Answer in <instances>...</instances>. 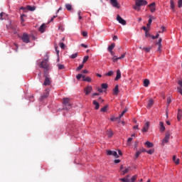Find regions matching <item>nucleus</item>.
I'll list each match as a JSON object with an SVG mask.
<instances>
[{
  "instance_id": "f257e3e1",
  "label": "nucleus",
  "mask_w": 182,
  "mask_h": 182,
  "mask_svg": "<svg viewBox=\"0 0 182 182\" xmlns=\"http://www.w3.org/2000/svg\"><path fill=\"white\" fill-rule=\"evenodd\" d=\"M40 68L44 69V70H49V64L48 63V59H44L40 63Z\"/></svg>"
},
{
  "instance_id": "f03ea898",
  "label": "nucleus",
  "mask_w": 182,
  "mask_h": 182,
  "mask_svg": "<svg viewBox=\"0 0 182 182\" xmlns=\"http://www.w3.org/2000/svg\"><path fill=\"white\" fill-rule=\"evenodd\" d=\"M63 105L67 110H69L72 107V104H70V100L69 98H63Z\"/></svg>"
},
{
  "instance_id": "7ed1b4c3",
  "label": "nucleus",
  "mask_w": 182,
  "mask_h": 182,
  "mask_svg": "<svg viewBox=\"0 0 182 182\" xmlns=\"http://www.w3.org/2000/svg\"><path fill=\"white\" fill-rule=\"evenodd\" d=\"M109 2L112 6H113V8H117V9H119L120 4L117 2V0H110Z\"/></svg>"
},
{
  "instance_id": "20e7f679",
  "label": "nucleus",
  "mask_w": 182,
  "mask_h": 182,
  "mask_svg": "<svg viewBox=\"0 0 182 182\" xmlns=\"http://www.w3.org/2000/svg\"><path fill=\"white\" fill-rule=\"evenodd\" d=\"M169 140H170V133L168 132L166 133L165 137L162 140L163 146H164V144H166V143H168Z\"/></svg>"
},
{
  "instance_id": "39448f33",
  "label": "nucleus",
  "mask_w": 182,
  "mask_h": 182,
  "mask_svg": "<svg viewBox=\"0 0 182 182\" xmlns=\"http://www.w3.org/2000/svg\"><path fill=\"white\" fill-rule=\"evenodd\" d=\"M7 29L9 31H12L13 33H16L18 29L16 28V26H13L12 24L9 23V25H6Z\"/></svg>"
},
{
  "instance_id": "423d86ee",
  "label": "nucleus",
  "mask_w": 182,
  "mask_h": 182,
  "mask_svg": "<svg viewBox=\"0 0 182 182\" xmlns=\"http://www.w3.org/2000/svg\"><path fill=\"white\" fill-rule=\"evenodd\" d=\"M135 4L138 6H143L144 5H147V1H146V0H136Z\"/></svg>"
},
{
  "instance_id": "0eeeda50",
  "label": "nucleus",
  "mask_w": 182,
  "mask_h": 182,
  "mask_svg": "<svg viewBox=\"0 0 182 182\" xmlns=\"http://www.w3.org/2000/svg\"><path fill=\"white\" fill-rule=\"evenodd\" d=\"M150 127V122H146L141 130L142 133H147L149 132V128Z\"/></svg>"
},
{
  "instance_id": "6e6552de",
  "label": "nucleus",
  "mask_w": 182,
  "mask_h": 182,
  "mask_svg": "<svg viewBox=\"0 0 182 182\" xmlns=\"http://www.w3.org/2000/svg\"><path fill=\"white\" fill-rule=\"evenodd\" d=\"M44 77H46L45 78V80H44V82H43V86H50V78H49L48 76H46V75H44Z\"/></svg>"
},
{
  "instance_id": "1a4fd4ad",
  "label": "nucleus",
  "mask_w": 182,
  "mask_h": 182,
  "mask_svg": "<svg viewBox=\"0 0 182 182\" xmlns=\"http://www.w3.org/2000/svg\"><path fill=\"white\" fill-rule=\"evenodd\" d=\"M107 156H114L116 159H119V155H117V152L116 151H107Z\"/></svg>"
},
{
  "instance_id": "9d476101",
  "label": "nucleus",
  "mask_w": 182,
  "mask_h": 182,
  "mask_svg": "<svg viewBox=\"0 0 182 182\" xmlns=\"http://www.w3.org/2000/svg\"><path fill=\"white\" fill-rule=\"evenodd\" d=\"M117 21L119 22V23H121V25H126L127 22L126 20L123 19L119 15L117 16Z\"/></svg>"
},
{
  "instance_id": "9b49d317",
  "label": "nucleus",
  "mask_w": 182,
  "mask_h": 182,
  "mask_svg": "<svg viewBox=\"0 0 182 182\" xmlns=\"http://www.w3.org/2000/svg\"><path fill=\"white\" fill-rule=\"evenodd\" d=\"M21 39L25 43H29V36L28 34L23 33Z\"/></svg>"
},
{
  "instance_id": "f8f14e48",
  "label": "nucleus",
  "mask_w": 182,
  "mask_h": 182,
  "mask_svg": "<svg viewBox=\"0 0 182 182\" xmlns=\"http://www.w3.org/2000/svg\"><path fill=\"white\" fill-rule=\"evenodd\" d=\"M120 170H121V171H122V176H124V174H127V173H129V168H124L123 167V165H122L121 166H120Z\"/></svg>"
},
{
  "instance_id": "ddd939ff",
  "label": "nucleus",
  "mask_w": 182,
  "mask_h": 182,
  "mask_svg": "<svg viewBox=\"0 0 182 182\" xmlns=\"http://www.w3.org/2000/svg\"><path fill=\"white\" fill-rule=\"evenodd\" d=\"M162 41H163V39L159 38L158 42L156 43V45H158L157 51L159 52V53H161V48H162L161 42H162Z\"/></svg>"
},
{
  "instance_id": "4468645a",
  "label": "nucleus",
  "mask_w": 182,
  "mask_h": 182,
  "mask_svg": "<svg viewBox=\"0 0 182 182\" xmlns=\"http://www.w3.org/2000/svg\"><path fill=\"white\" fill-rule=\"evenodd\" d=\"M92 86H87L85 88L84 92H85V95H90V92H92Z\"/></svg>"
},
{
  "instance_id": "2eb2a0df",
  "label": "nucleus",
  "mask_w": 182,
  "mask_h": 182,
  "mask_svg": "<svg viewBox=\"0 0 182 182\" xmlns=\"http://www.w3.org/2000/svg\"><path fill=\"white\" fill-rule=\"evenodd\" d=\"M149 7L150 8L151 12H154L156 11V3L153 2L151 4L149 5Z\"/></svg>"
},
{
  "instance_id": "dca6fc26",
  "label": "nucleus",
  "mask_w": 182,
  "mask_h": 182,
  "mask_svg": "<svg viewBox=\"0 0 182 182\" xmlns=\"http://www.w3.org/2000/svg\"><path fill=\"white\" fill-rule=\"evenodd\" d=\"M113 95L117 96L119 95V85H116L113 89Z\"/></svg>"
},
{
  "instance_id": "f3484780",
  "label": "nucleus",
  "mask_w": 182,
  "mask_h": 182,
  "mask_svg": "<svg viewBox=\"0 0 182 182\" xmlns=\"http://www.w3.org/2000/svg\"><path fill=\"white\" fill-rule=\"evenodd\" d=\"M153 105H154V101L153 100V99H150L146 106L147 109H150L151 106H153Z\"/></svg>"
},
{
  "instance_id": "a211bd4d",
  "label": "nucleus",
  "mask_w": 182,
  "mask_h": 182,
  "mask_svg": "<svg viewBox=\"0 0 182 182\" xmlns=\"http://www.w3.org/2000/svg\"><path fill=\"white\" fill-rule=\"evenodd\" d=\"M45 29H46V24L43 23L39 28V31L41 32V33H43V32H45Z\"/></svg>"
},
{
  "instance_id": "6ab92c4d",
  "label": "nucleus",
  "mask_w": 182,
  "mask_h": 182,
  "mask_svg": "<svg viewBox=\"0 0 182 182\" xmlns=\"http://www.w3.org/2000/svg\"><path fill=\"white\" fill-rule=\"evenodd\" d=\"M159 129L161 132H164V130H166V127H164V123H163V122H159Z\"/></svg>"
},
{
  "instance_id": "aec40b11",
  "label": "nucleus",
  "mask_w": 182,
  "mask_h": 182,
  "mask_svg": "<svg viewBox=\"0 0 182 182\" xmlns=\"http://www.w3.org/2000/svg\"><path fill=\"white\" fill-rule=\"evenodd\" d=\"M121 77H122V73L120 72V70H117L115 80H119V79H120Z\"/></svg>"
},
{
  "instance_id": "412c9836",
  "label": "nucleus",
  "mask_w": 182,
  "mask_h": 182,
  "mask_svg": "<svg viewBox=\"0 0 182 182\" xmlns=\"http://www.w3.org/2000/svg\"><path fill=\"white\" fill-rule=\"evenodd\" d=\"M181 117H182V110L179 109L178 110V115H177L178 120V121L181 120Z\"/></svg>"
},
{
  "instance_id": "4be33fe9",
  "label": "nucleus",
  "mask_w": 182,
  "mask_h": 182,
  "mask_svg": "<svg viewBox=\"0 0 182 182\" xmlns=\"http://www.w3.org/2000/svg\"><path fill=\"white\" fill-rule=\"evenodd\" d=\"M114 46H116V44L114 43H112L109 47H108V51L112 52L113 49H114Z\"/></svg>"
},
{
  "instance_id": "5701e85b",
  "label": "nucleus",
  "mask_w": 182,
  "mask_h": 182,
  "mask_svg": "<svg viewBox=\"0 0 182 182\" xmlns=\"http://www.w3.org/2000/svg\"><path fill=\"white\" fill-rule=\"evenodd\" d=\"M93 105H94V106H95V110H99V107H100L99 102H97L96 100H94Z\"/></svg>"
},
{
  "instance_id": "b1692460",
  "label": "nucleus",
  "mask_w": 182,
  "mask_h": 182,
  "mask_svg": "<svg viewBox=\"0 0 182 182\" xmlns=\"http://www.w3.org/2000/svg\"><path fill=\"white\" fill-rule=\"evenodd\" d=\"M173 161L175 162V164H180V159H177L176 156H173Z\"/></svg>"
},
{
  "instance_id": "393cba45",
  "label": "nucleus",
  "mask_w": 182,
  "mask_h": 182,
  "mask_svg": "<svg viewBox=\"0 0 182 182\" xmlns=\"http://www.w3.org/2000/svg\"><path fill=\"white\" fill-rule=\"evenodd\" d=\"M149 85H150V81L147 79L144 80V87H148Z\"/></svg>"
},
{
  "instance_id": "a878e982",
  "label": "nucleus",
  "mask_w": 182,
  "mask_h": 182,
  "mask_svg": "<svg viewBox=\"0 0 182 182\" xmlns=\"http://www.w3.org/2000/svg\"><path fill=\"white\" fill-rule=\"evenodd\" d=\"M26 8H27L28 11H31V12H33V11H35V9H36V7L31 6H27Z\"/></svg>"
},
{
  "instance_id": "bb28decb",
  "label": "nucleus",
  "mask_w": 182,
  "mask_h": 182,
  "mask_svg": "<svg viewBox=\"0 0 182 182\" xmlns=\"http://www.w3.org/2000/svg\"><path fill=\"white\" fill-rule=\"evenodd\" d=\"M107 134L108 137H113V132L110 129L107 131Z\"/></svg>"
},
{
  "instance_id": "cd10ccee",
  "label": "nucleus",
  "mask_w": 182,
  "mask_h": 182,
  "mask_svg": "<svg viewBox=\"0 0 182 182\" xmlns=\"http://www.w3.org/2000/svg\"><path fill=\"white\" fill-rule=\"evenodd\" d=\"M145 144H146V146L149 149L153 147V146H154L153 143H151V142H150V141H147L145 143Z\"/></svg>"
},
{
  "instance_id": "c85d7f7f",
  "label": "nucleus",
  "mask_w": 182,
  "mask_h": 182,
  "mask_svg": "<svg viewBox=\"0 0 182 182\" xmlns=\"http://www.w3.org/2000/svg\"><path fill=\"white\" fill-rule=\"evenodd\" d=\"M140 49H141L142 50H145V52H146V53H149V52H150L151 47H147V48L140 47Z\"/></svg>"
},
{
  "instance_id": "c756f323",
  "label": "nucleus",
  "mask_w": 182,
  "mask_h": 182,
  "mask_svg": "<svg viewBox=\"0 0 182 182\" xmlns=\"http://www.w3.org/2000/svg\"><path fill=\"white\" fill-rule=\"evenodd\" d=\"M107 107H109V105H105L104 107L101 108L100 112L105 113V112H107Z\"/></svg>"
},
{
  "instance_id": "7c9ffc66",
  "label": "nucleus",
  "mask_w": 182,
  "mask_h": 182,
  "mask_svg": "<svg viewBox=\"0 0 182 182\" xmlns=\"http://www.w3.org/2000/svg\"><path fill=\"white\" fill-rule=\"evenodd\" d=\"M57 66L58 68V70H62L65 69V65L58 64Z\"/></svg>"
},
{
  "instance_id": "2f4dec72",
  "label": "nucleus",
  "mask_w": 182,
  "mask_h": 182,
  "mask_svg": "<svg viewBox=\"0 0 182 182\" xmlns=\"http://www.w3.org/2000/svg\"><path fill=\"white\" fill-rule=\"evenodd\" d=\"M149 19L148 23H151V24L153 22V19H156V18L153 16H149Z\"/></svg>"
},
{
  "instance_id": "473e14b6",
  "label": "nucleus",
  "mask_w": 182,
  "mask_h": 182,
  "mask_svg": "<svg viewBox=\"0 0 182 182\" xmlns=\"http://www.w3.org/2000/svg\"><path fill=\"white\" fill-rule=\"evenodd\" d=\"M127 112V109H125L122 113L121 114H119V119H122V117H123V116H124V114Z\"/></svg>"
},
{
  "instance_id": "72a5a7b5",
  "label": "nucleus",
  "mask_w": 182,
  "mask_h": 182,
  "mask_svg": "<svg viewBox=\"0 0 182 182\" xmlns=\"http://www.w3.org/2000/svg\"><path fill=\"white\" fill-rule=\"evenodd\" d=\"M48 96H49V92H46V93H44V94L41 96L42 100H43V99H46V97H48Z\"/></svg>"
},
{
  "instance_id": "f704fd0d",
  "label": "nucleus",
  "mask_w": 182,
  "mask_h": 182,
  "mask_svg": "<svg viewBox=\"0 0 182 182\" xmlns=\"http://www.w3.org/2000/svg\"><path fill=\"white\" fill-rule=\"evenodd\" d=\"M114 73V72H113V70H110L105 74V76H113Z\"/></svg>"
},
{
  "instance_id": "c9c22d12",
  "label": "nucleus",
  "mask_w": 182,
  "mask_h": 182,
  "mask_svg": "<svg viewBox=\"0 0 182 182\" xmlns=\"http://www.w3.org/2000/svg\"><path fill=\"white\" fill-rule=\"evenodd\" d=\"M87 60H89V55H86L84 57L82 63H86Z\"/></svg>"
},
{
  "instance_id": "e433bc0d",
  "label": "nucleus",
  "mask_w": 182,
  "mask_h": 182,
  "mask_svg": "<svg viewBox=\"0 0 182 182\" xmlns=\"http://www.w3.org/2000/svg\"><path fill=\"white\" fill-rule=\"evenodd\" d=\"M70 59H76L77 58V53H75L70 56Z\"/></svg>"
},
{
  "instance_id": "4c0bfd02",
  "label": "nucleus",
  "mask_w": 182,
  "mask_h": 182,
  "mask_svg": "<svg viewBox=\"0 0 182 182\" xmlns=\"http://www.w3.org/2000/svg\"><path fill=\"white\" fill-rule=\"evenodd\" d=\"M119 181H122V182H129L130 181L129 180V178H122L119 179Z\"/></svg>"
},
{
  "instance_id": "58836bf2",
  "label": "nucleus",
  "mask_w": 182,
  "mask_h": 182,
  "mask_svg": "<svg viewBox=\"0 0 182 182\" xmlns=\"http://www.w3.org/2000/svg\"><path fill=\"white\" fill-rule=\"evenodd\" d=\"M65 8L68 11H72V5L70 4H65Z\"/></svg>"
},
{
  "instance_id": "ea45409f",
  "label": "nucleus",
  "mask_w": 182,
  "mask_h": 182,
  "mask_svg": "<svg viewBox=\"0 0 182 182\" xmlns=\"http://www.w3.org/2000/svg\"><path fill=\"white\" fill-rule=\"evenodd\" d=\"M137 179V175H134L131 178V182H134Z\"/></svg>"
},
{
  "instance_id": "a19ab883",
  "label": "nucleus",
  "mask_w": 182,
  "mask_h": 182,
  "mask_svg": "<svg viewBox=\"0 0 182 182\" xmlns=\"http://www.w3.org/2000/svg\"><path fill=\"white\" fill-rule=\"evenodd\" d=\"M83 82H92V78H90V77H85V79L82 80Z\"/></svg>"
},
{
  "instance_id": "79ce46f5",
  "label": "nucleus",
  "mask_w": 182,
  "mask_h": 182,
  "mask_svg": "<svg viewBox=\"0 0 182 182\" xmlns=\"http://www.w3.org/2000/svg\"><path fill=\"white\" fill-rule=\"evenodd\" d=\"M101 87H102V89H107V87H108L107 83H103V84H102Z\"/></svg>"
},
{
  "instance_id": "37998d69",
  "label": "nucleus",
  "mask_w": 182,
  "mask_h": 182,
  "mask_svg": "<svg viewBox=\"0 0 182 182\" xmlns=\"http://www.w3.org/2000/svg\"><path fill=\"white\" fill-rule=\"evenodd\" d=\"M116 120H119V117H112L110 118L111 122H116Z\"/></svg>"
},
{
  "instance_id": "c03bdc74",
  "label": "nucleus",
  "mask_w": 182,
  "mask_h": 182,
  "mask_svg": "<svg viewBox=\"0 0 182 182\" xmlns=\"http://www.w3.org/2000/svg\"><path fill=\"white\" fill-rule=\"evenodd\" d=\"M83 64H80L77 68V70H82V69H83Z\"/></svg>"
},
{
  "instance_id": "a18cd8bd",
  "label": "nucleus",
  "mask_w": 182,
  "mask_h": 182,
  "mask_svg": "<svg viewBox=\"0 0 182 182\" xmlns=\"http://www.w3.org/2000/svg\"><path fill=\"white\" fill-rule=\"evenodd\" d=\"M134 9H135V11H140V6L135 4V6H134Z\"/></svg>"
},
{
  "instance_id": "49530a36",
  "label": "nucleus",
  "mask_w": 182,
  "mask_h": 182,
  "mask_svg": "<svg viewBox=\"0 0 182 182\" xmlns=\"http://www.w3.org/2000/svg\"><path fill=\"white\" fill-rule=\"evenodd\" d=\"M5 15V13L1 12L0 14V21H4V16Z\"/></svg>"
},
{
  "instance_id": "de8ad7c7",
  "label": "nucleus",
  "mask_w": 182,
  "mask_h": 182,
  "mask_svg": "<svg viewBox=\"0 0 182 182\" xmlns=\"http://www.w3.org/2000/svg\"><path fill=\"white\" fill-rule=\"evenodd\" d=\"M177 90H178V93H180V95H182V87H178Z\"/></svg>"
},
{
  "instance_id": "09e8293b",
  "label": "nucleus",
  "mask_w": 182,
  "mask_h": 182,
  "mask_svg": "<svg viewBox=\"0 0 182 182\" xmlns=\"http://www.w3.org/2000/svg\"><path fill=\"white\" fill-rule=\"evenodd\" d=\"M141 154V151H136V153L135 154V159H137L139 157V156H140Z\"/></svg>"
},
{
  "instance_id": "8fccbe9b",
  "label": "nucleus",
  "mask_w": 182,
  "mask_h": 182,
  "mask_svg": "<svg viewBox=\"0 0 182 182\" xmlns=\"http://www.w3.org/2000/svg\"><path fill=\"white\" fill-rule=\"evenodd\" d=\"M171 9H174V1L173 0L170 1Z\"/></svg>"
},
{
  "instance_id": "3c124183",
  "label": "nucleus",
  "mask_w": 182,
  "mask_h": 182,
  "mask_svg": "<svg viewBox=\"0 0 182 182\" xmlns=\"http://www.w3.org/2000/svg\"><path fill=\"white\" fill-rule=\"evenodd\" d=\"M178 8H181V6H182V0H178Z\"/></svg>"
},
{
  "instance_id": "603ef678",
  "label": "nucleus",
  "mask_w": 182,
  "mask_h": 182,
  "mask_svg": "<svg viewBox=\"0 0 182 182\" xmlns=\"http://www.w3.org/2000/svg\"><path fill=\"white\" fill-rule=\"evenodd\" d=\"M133 140V138L130 137L127 139V145L130 146V142Z\"/></svg>"
},
{
  "instance_id": "864d4df0",
  "label": "nucleus",
  "mask_w": 182,
  "mask_h": 182,
  "mask_svg": "<svg viewBox=\"0 0 182 182\" xmlns=\"http://www.w3.org/2000/svg\"><path fill=\"white\" fill-rule=\"evenodd\" d=\"M166 103H167V106H168L170 105V103H171V98L168 97Z\"/></svg>"
},
{
  "instance_id": "5fc2aeb1",
  "label": "nucleus",
  "mask_w": 182,
  "mask_h": 182,
  "mask_svg": "<svg viewBox=\"0 0 182 182\" xmlns=\"http://www.w3.org/2000/svg\"><path fill=\"white\" fill-rule=\"evenodd\" d=\"M146 153H148V154H153V153H154V150L150 149L149 151H146Z\"/></svg>"
},
{
  "instance_id": "6e6d98bb",
  "label": "nucleus",
  "mask_w": 182,
  "mask_h": 182,
  "mask_svg": "<svg viewBox=\"0 0 182 182\" xmlns=\"http://www.w3.org/2000/svg\"><path fill=\"white\" fill-rule=\"evenodd\" d=\"M82 74H78V75L76 76L77 80H80V79H82Z\"/></svg>"
},
{
  "instance_id": "4d7b16f0",
  "label": "nucleus",
  "mask_w": 182,
  "mask_h": 182,
  "mask_svg": "<svg viewBox=\"0 0 182 182\" xmlns=\"http://www.w3.org/2000/svg\"><path fill=\"white\" fill-rule=\"evenodd\" d=\"M162 31H159V33H163V32H164L166 31V27L165 26H162L161 27Z\"/></svg>"
},
{
  "instance_id": "13d9d810",
  "label": "nucleus",
  "mask_w": 182,
  "mask_h": 182,
  "mask_svg": "<svg viewBox=\"0 0 182 182\" xmlns=\"http://www.w3.org/2000/svg\"><path fill=\"white\" fill-rule=\"evenodd\" d=\"M60 47L61 48V49H64L65 48V43H60Z\"/></svg>"
},
{
  "instance_id": "bf43d9fd",
  "label": "nucleus",
  "mask_w": 182,
  "mask_h": 182,
  "mask_svg": "<svg viewBox=\"0 0 182 182\" xmlns=\"http://www.w3.org/2000/svg\"><path fill=\"white\" fill-rule=\"evenodd\" d=\"M112 59H113V62H117L119 60V58H116V55H114Z\"/></svg>"
},
{
  "instance_id": "052dcab7",
  "label": "nucleus",
  "mask_w": 182,
  "mask_h": 182,
  "mask_svg": "<svg viewBox=\"0 0 182 182\" xmlns=\"http://www.w3.org/2000/svg\"><path fill=\"white\" fill-rule=\"evenodd\" d=\"M145 36L146 38H147L148 36H151V35H150V33H149V31H145Z\"/></svg>"
},
{
  "instance_id": "680f3d73",
  "label": "nucleus",
  "mask_w": 182,
  "mask_h": 182,
  "mask_svg": "<svg viewBox=\"0 0 182 182\" xmlns=\"http://www.w3.org/2000/svg\"><path fill=\"white\" fill-rule=\"evenodd\" d=\"M82 36L86 37V36H87V32H86V31H82Z\"/></svg>"
},
{
  "instance_id": "e2e57ef3",
  "label": "nucleus",
  "mask_w": 182,
  "mask_h": 182,
  "mask_svg": "<svg viewBox=\"0 0 182 182\" xmlns=\"http://www.w3.org/2000/svg\"><path fill=\"white\" fill-rule=\"evenodd\" d=\"M55 50L56 54L58 55V56H59V50H58V46L55 47Z\"/></svg>"
},
{
  "instance_id": "0e129e2a",
  "label": "nucleus",
  "mask_w": 182,
  "mask_h": 182,
  "mask_svg": "<svg viewBox=\"0 0 182 182\" xmlns=\"http://www.w3.org/2000/svg\"><path fill=\"white\" fill-rule=\"evenodd\" d=\"M178 84L179 85V87H182V80L178 81Z\"/></svg>"
},
{
  "instance_id": "69168bd1",
  "label": "nucleus",
  "mask_w": 182,
  "mask_h": 182,
  "mask_svg": "<svg viewBox=\"0 0 182 182\" xmlns=\"http://www.w3.org/2000/svg\"><path fill=\"white\" fill-rule=\"evenodd\" d=\"M142 29H143V31H144L145 32H149V30L147 29V27H146V26L142 27Z\"/></svg>"
},
{
  "instance_id": "338daca9",
  "label": "nucleus",
  "mask_w": 182,
  "mask_h": 182,
  "mask_svg": "<svg viewBox=\"0 0 182 182\" xmlns=\"http://www.w3.org/2000/svg\"><path fill=\"white\" fill-rule=\"evenodd\" d=\"M120 162V159H115L114 161V163H115V164H119Z\"/></svg>"
},
{
  "instance_id": "774afa93",
  "label": "nucleus",
  "mask_w": 182,
  "mask_h": 182,
  "mask_svg": "<svg viewBox=\"0 0 182 182\" xmlns=\"http://www.w3.org/2000/svg\"><path fill=\"white\" fill-rule=\"evenodd\" d=\"M58 29H60V31H63V26L62 25H60L58 26Z\"/></svg>"
}]
</instances>
